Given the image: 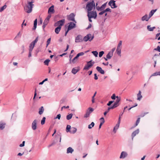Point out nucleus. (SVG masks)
Here are the masks:
<instances>
[{
	"mask_svg": "<svg viewBox=\"0 0 160 160\" xmlns=\"http://www.w3.org/2000/svg\"><path fill=\"white\" fill-rule=\"evenodd\" d=\"M104 52L103 51H102L100 52H99V57L100 58L104 54Z\"/></svg>",
	"mask_w": 160,
	"mask_h": 160,
	"instance_id": "de8ad7c7",
	"label": "nucleus"
},
{
	"mask_svg": "<svg viewBox=\"0 0 160 160\" xmlns=\"http://www.w3.org/2000/svg\"><path fill=\"white\" fill-rule=\"evenodd\" d=\"M73 151V149L71 147H69L67 149V153H72Z\"/></svg>",
	"mask_w": 160,
	"mask_h": 160,
	"instance_id": "b1692460",
	"label": "nucleus"
},
{
	"mask_svg": "<svg viewBox=\"0 0 160 160\" xmlns=\"http://www.w3.org/2000/svg\"><path fill=\"white\" fill-rule=\"evenodd\" d=\"M69 108V106H67V107H66L65 106H63L61 108V110H62L63 108Z\"/></svg>",
	"mask_w": 160,
	"mask_h": 160,
	"instance_id": "0e129e2a",
	"label": "nucleus"
},
{
	"mask_svg": "<svg viewBox=\"0 0 160 160\" xmlns=\"http://www.w3.org/2000/svg\"><path fill=\"white\" fill-rule=\"evenodd\" d=\"M94 79L96 80H97L98 79V76H97V75L96 73H95L94 74Z\"/></svg>",
	"mask_w": 160,
	"mask_h": 160,
	"instance_id": "e2e57ef3",
	"label": "nucleus"
},
{
	"mask_svg": "<svg viewBox=\"0 0 160 160\" xmlns=\"http://www.w3.org/2000/svg\"><path fill=\"white\" fill-rule=\"evenodd\" d=\"M116 51L117 52V54L119 56H121V49H117L116 50Z\"/></svg>",
	"mask_w": 160,
	"mask_h": 160,
	"instance_id": "37998d69",
	"label": "nucleus"
},
{
	"mask_svg": "<svg viewBox=\"0 0 160 160\" xmlns=\"http://www.w3.org/2000/svg\"><path fill=\"white\" fill-rule=\"evenodd\" d=\"M61 115L60 114H58L57 115V117L54 118V119H58L59 120H60L61 118Z\"/></svg>",
	"mask_w": 160,
	"mask_h": 160,
	"instance_id": "3c124183",
	"label": "nucleus"
},
{
	"mask_svg": "<svg viewBox=\"0 0 160 160\" xmlns=\"http://www.w3.org/2000/svg\"><path fill=\"white\" fill-rule=\"evenodd\" d=\"M5 125L6 124L4 123L0 122V130L3 129L5 127Z\"/></svg>",
	"mask_w": 160,
	"mask_h": 160,
	"instance_id": "bb28decb",
	"label": "nucleus"
},
{
	"mask_svg": "<svg viewBox=\"0 0 160 160\" xmlns=\"http://www.w3.org/2000/svg\"><path fill=\"white\" fill-rule=\"evenodd\" d=\"M82 36L81 35H78L75 38V42L76 43L82 41Z\"/></svg>",
	"mask_w": 160,
	"mask_h": 160,
	"instance_id": "2eb2a0df",
	"label": "nucleus"
},
{
	"mask_svg": "<svg viewBox=\"0 0 160 160\" xmlns=\"http://www.w3.org/2000/svg\"><path fill=\"white\" fill-rule=\"evenodd\" d=\"M87 16L96 19L97 16V14L96 12L94 10L87 11Z\"/></svg>",
	"mask_w": 160,
	"mask_h": 160,
	"instance_id": "7ed1b4c3",
	"label": "nucleus"
},
{
	"mask_svg": "<svg viewBox=\"0 0 160 160\" xmlns=\"http://www.w3.org/2000/svg\"><path fill=\"white\" fill-rule=\"evenodd\" d=\"M51 14H49L48 16L45 19H47L48 20H49V19L50 18H51Z\"/></svg>",
	"mask_w": 160,
	"mask_h": 160,
	"instance_id": "4d7b16f0",
	"label": "nucleus"
},
{
	"mask_svg": "<svg viewBox=\"0 0 160 160\" xmlns=\"http://www.w3.org/2000/svg\"><path fill=\"white\" fill-rule=\"evenodd\" d=\"M115 108L113 105L111 107H109L108 108L107 111L109 112V111L110 109H112Z\"/></svg>",
	"mask_w": 160,
	"mask_h": 160,
	"instance_id": "6e6d98bb",
	"label": "nucleus"
},
{
	"mask_svg": "<svg viewBox=\"0 0 160 160\" xmlns=\"http://www.w3.org/2000/svg\"><path fill=\"white\" fill-rule=\"evenodd\" d=\"M113 55V52H109L107 54L106 57L108 59H110Z\"/></svg>",
	"mask_w": 160,
	"mask_h": 160,
	"instance_id": "5701e85b",
	"label": "nucleus"
},
{
	"mask_svg": "<svg viewBox=\"0 0 160 160\" xmlns=\"http://www.w3.org/2000/svg\"><path fill=\"white\" fill-rule=\"evenodd\" d=\"M7 7V6L6 5H5L2 7H1L0 8V12H2Z\"/></svg>",
	"mask_w": 160,
	"mask_h": 160,
	"instance_id": "e433bc0d",
	"label": "nucleus"
},
{
	"mask_svg": "<svg viewBox=\"0 0 160 160\" xmlns=\"http://www.w3.org/2000/svg\"><path fill=\"white\" fill-rule=\"evenodd\" d=\"M95 5L93 0L91 2H88L86 6V9L87 11H92L93 8L95 9Z\"/></svg>",
	"mask_w": 160,
	"mask_h": 160,
	"instance_id": "f03ea898",
	"label": "nucleus"
},
{
	"mask_svg": "<svg viewBox=\"0 0 160 160\" xmlns=\"http://www.w3.org/2000/svg\"><path fill=\"white\" fill-rule=\"evenodd\" d=\"M72 114L70 113L69 115H68L66 116V118L68 120H69L72 118Z\"/></svg>",
	"mask_w": 160,
	"mask_h": 160,
	"instance_id": "473e14b6",
	"label": "nucleus"
},
{
	"mask_svg": "<svg viewBox=\"0 0 160 160\" xmlns=\"http://www.w3.org/2000/svg\"><path fill=\"white\" fill-rule=\"evenodd\" d=\"M140 121V118H138L136 121L135 125L134 127H136L138 125L139 123V122Z\"/></svg>",
	"mask_w": 160,
	"mask_h": 160,
	"instance_id": "49530a36",
	"label": "nucleus"
},
{
	"mask_svg": "<svg viewBox=\"0 0 160 160\" xmlns=\"http://www.w3.org/2000/svg\"><path fill=\"white\" fill-rule=\"evenodd\" d=\"M37 19H36L34 21V26L33 28V30H35L37 28Z\"/></svg>",
	"mask_w": 160,
	"mask_h": 160,
	"instance_id": "c756f323",
	"label": "nucleus"
},
{
	"mask_svg": "<svg viewBox=\"0 0 160 160\" xmlns=\"http://www.w3.org/2000/svg\"><path fill=\"white\" fill-rule=\"evenodd\" d=\"M158 72H156L154 73H153L151 76H158Z\"/></svg>",
	"mask_w": 160,
	"mask_h": 160,
	"instance_id": "052dcab7",
	"label": "nucleus"
},
{
	"mask_svg": "<svg viewBox=\"0 0 160 160\" xmlns=\"http://www.w3.org/2000/svg\"><path fill=\"white\" fill-rule=\"evenodd\" d=\"M38 37H37L34 41H33V42H31V43L35 45V44L37 42L38 40Z\"/></svg>",
	"mask_w": 160,
	"mask_h": 160,
	"instance_id": "58836bf2",
	"label": "nucleus"
},
{
	"mask_svg": "<svg viewBox=\"0 0 160 160\" xmlns=\"http://www.w3.org/2000/svg\"><path fill=\"white\" fill-rule=\"evenodd\" d=\"M54 6L53 5H52L50 7L48 10V13H49L50 12L53 13L54 12Z\"/></svg>",
	"mask_w": 160,
	"mask_h": 160,
	"instance_id": "4be33fe9",
	"label": "nucleus"
},
{
	"mask_svg": "<svg viewBox=\"0 0 160 160\" xmlns=\"http://www.w3.org/2000/svg\"><path fill=\"white\" fill-rule=\"evenodd\" d=\"M38 122V121L37 120L35 119L32 122L31 127L32 128L33 130H35L37 129L38 127L37 124Z\"/></svg>",
	"mask_w": 160,
	"mask_h": 160,
	"instance_id": "6e6552de",
	"label": "nucleus"
},
{
	"mask_svg": "<svg viewBox=\"0 0 160 160\" xmlns=\"http://www.w3.org/2000/svg\"><path fill=\"white\" fill-rule=\"evenodd\" d=\"M96 69L99 72L102 74H103L105 73L104 71L102 70L101 68L99 66L97 67Z\"/></svg>",
	"mask_w": 160,
	"mask_h": 160,
	"instance_id": "a211bd4d",
	"label": "nucleus"
},
{
	"mask_svg": "<svg viewBox=\"0 0 160 160\" xmlns=\"http://www.w3.org/2000/svg\"><path fill=\"white\" fill-rule=\"evenodd\" d=\"M34 1L32 0L31 2H28V4L24 7V9L25 11L28 13H31L34 4L33 3Z\"/></svg>",
	"mask_w": 160,
	"mask_h": 160,
	"instance_id": "f257e3e1",
	"label": "nucleus"
},
{
	"mask_svg": "<svg viewBox=\"0 0 160 160\" xmlns=\"http://www.w3.org/2000/svg\"><path fill=\"white\" fill-rule=\"evenodd\" d=\"M71 128V126L69 125H68L67 126L66 131L67 132H70V129Z\"/></svg>",
	"mask_w": 160,
	"mask_h": 160,
	"instance_id": "2f4dec72",
	"label": "nucleus"
},
{
	"mask_svg": "<svg viewBox=\"0 0 160 160\" xmlns=\"http://www.w3.org/2000/svg\"><path fill=\"white\" fill-rule=\"evenodd\" d=\"M79 69H76L75 68H73L72 71V72L74 74H76L78 71Z\"/></svg>",
	"mask_w": 160,
	"mask_h": 160,
	"instance_id": "7c9ffc66",
	"label": "nucleus"
},
{
	"mask_svg": "<svg viewBox=\"0 0 160 160\" xmlns=\"http://www.w3.org/2000/svg\"><path fill=\"white\" fill-rule=\"evenodd\" d=\"M74 17V14L73 13H71L68 16V20L73 21L76 23V22L75 20Z\"/></svg>",
	"mask_w": 160,
	"mask_h": 160,
	"instance_id": "9b49d317",
	"label": "nucleus"
},
{
	"mask_svg": "<svg viewBox=\"0 0 160 160\" xmlns=\"http://www.w3.org/2000/svg\"><path fill=\"white\" fill-rule=\"evenodd\" d=\"M34 45L31 43L30 44L29 48V51L32 52L33 48L34 47Z\"/></svg>",
	"mask_w": 160,
	"mask_h": 160,
	"instance_id": "c85d7f7f",
	"label": "nucleus"
},
{
	"mask_svg": "<svg viewBox=\"0 0 160 160\" xmlns=\"http://www.w3.org/2000/svg\"><path fill=\"white\" fill-rule=\"evenodd\" d=\"M25 143V141H23L22 142V144H20L19 146L20 147H23L24 146Z\"/></svg>",
	"mask_w": 160,
	"mask_h": 160,
	"instance_id": "13d9d810",
	"label": "nucleus"
},
{
	"mask_svg": "<svg viewBox=\"0 0 160 160\" xmlns=\"http://www.w3.org/2000/svg\"><path fill=\"white\" fill-rule=\"evenodd\" d=\"M157 9L152 10L149 13L148 17L150 18L153 15L154 13L157 11Z\"/></svg>",
	"mask_w": 160,
	"mask_h": 160,
	"instance_id": "412c9836",
	"label": "nucleus"
},
{
	"mask_svg": "<svg viewBox=\"0 0 160 160\" xmlns=\"http://www.w3.org/2000/svg\"><path fill=\"white\" fill-rule=\"evenodd\" d=\"M116 95L114 93L113 94L112 96L111 97V98L113 100H115L116 99Z\"/></svg>",
	"mask_w": 160,
	"mask_h": 160,
	"instance_id": "09e8293b",
	"label": "nucleus"
},
{
	"mask_svg": "<svg viewBox=\"0 0 160 160\" xmlns=\"http://www.w3.org/2000/svg\"><path fill=\"white\" fill-rule=\"evenodd\" d=\"M49 20L45 19L43 22V23L47 25L49 22Z\"/></svg>",
	"mask_w": 160,
	"mask_h": 160,
	"instance_id": "bf43d9fd",
	"label": "nucleus"
},
{
	"mask_svg": "<svg viewBox=\"0 0 160 160\" xmlns=\"http://www.w3.org/2000/svg\"><path fill=\"white\" fill-rule=\"evenodd\" d=\"M104 12H103V10L101 12H100L99 13V15H102L103 14H104Z\"/></svg>",
	"mask_w": 160,
	"mask_h": 160,
	"instance_id": "774afa93",
	"label": "nucleus"
},
{
	"mask_svg": "<svg viewBox=\"0 0 160 160\" xmlns=\"http://www.w3.org/2000/svg\"><path fill=\"white\" fill-rule=\"evenodd\" d=\"M103 123H104L103 122H100V124L99 126V129H100L101 128V127L102 126V125Z\"/></svg>",
	"mask_w": 160,
	"mask_h": 160,
	"instance_id": "69168bd1",
	"label": "nucleus"
},
{
	"mask_svg": "<svg viewBox=\"0 0 160 160\" xmlns=\"http://www.w3.org/2000/svg\"><path fill=\"white\" fill-rule=\"evenodd\" d=\"M78 56H77V55L75 57H74V58H73L72 60V63H73V64H74V63H75L76 62V61H77V59L78 58Z\"/></svg>",
	"mask_w": 160,
	"mask_h": 160,
	"instance_id": "72a5a7b5",
	"label": "nucleus"
},
{
	"mask_svg": "<svg viewBox=\"0 0 160 160\" xmlns=\"http://www.w3.org/2000/svg\"><path fill=\"white\" fill-rule=\"evenodd\" d=\"M92 27V25L91 23H90L88 25V27L87 28V29H88Z\"/></svg>",
	"mask_w": 160,
	"mask_h": 160,
	"instance_id": "338daca9",
	"label": "nucleus"
},
{
	"mask_svg": "<svg viewBox=\"0 0 160 160\" xmlns=\"http://www.w3.org/2000/svg\"><path fill=\"white\" fill-rule=\"evenodd\" d=\"M46 118L45 117H44L42 118L41 121V124L42 125H43L45 122Z\"/></svg>",
	"mask_w": 160,
	"mask_h": 160,
	"instance_id": "79ce46f5",
	"label": "nucleus"
},
{
	"mask_svg": "<svg viewBox=\"0 0 160 160\" xmlns=\"http://www.w3.org/2000/svg\"><path fill=\"white\" fill-rule=\"evenodd\" d=\"M120 123V116L119 117V118L118 119V121L117 124H116V126L114 127L113 129V132L114 133H115L116 132V130L118 128Z\"/></svg>",
	"mask_w": 160,
	"mask_h": 160,
	"instance_id": "9d476101",
	"label": "nucleus"
},
{
	"mask_svg": "<svg viewBox=\"0 0 160 160\" xmlns=\"http://www.w3.org/2000/svg\"><path fill=\"white\" fill-rule=\"evenodd\" d=\"M93 38L94 36H92L91 34H89L84 37L83 40L85 42H87L88 40L91 41L93 39Z\"/></svg>",
	"mask_w": 160,
	"mask_h": 160,
	"instance_id": "423d86ee",
	"label": "nucleus"
},
{
	"mask_svg": "<svg viewBox=\"0 0 160 160\" xmlns=\"http://www.w3.org/2000/svg\"><path fill=\"white\" fill-rule=\"evenodd\" d=\"M51 40V38H50L48 39V40L47 41L46 47H48V46L49 45V44H50V42Z\"/></svg>",
	"mask_w": 160,
	"mask_h": 160,
	"instance_id": "a18cd8bd",
	"label": "nucleus"
},
{
	"mask_svg": "<svg viewBox=\"0 0 160 160\" xmlns=\"http://www.w3.org/2000/svg\"><path fill=\"white\" fill-rule=\"evenodd\" d=\"M139 132V129H138L134 131L132 134V139H133L134 137L137 134H138Z\"/></svg>",
	"mask_w": 160,
	"mask_h": 160,
	"instance_id": "f3484780",
	"label": "nucleus"
},
{
	"mask_svg": "<svg viewBox=\"0 0 160 160\" xmlns=\"http://www.w3.org/2000/svg\"><path fill=\"white\" fill-rule=\"evenodd\" d=\"M154 50L160 52V47L159 46H158L156 48L154 49Z\"/></svg>",
	"mask_w": 160,
	"mask_h": 160,
	"instance_id": "5fc2aeb1",
	"label": "nucleus"
},
{
	"mask_svg": "<svg viewBox=\"0 0 160 160\" xmlns=\"http://www.w3.org/2000/svg\"><path fill=\"white\" fill-rule=\"evenodd\" d=\"M68 30H70L76 27V24L73 22H70L68 23Z\"/></svg>",
	"mask_w": 160,
	"mask_h": 160,
	"instance_id": "f8f14e48",
	"label": "nucleus"
},
{
	"mask_svg": "<svg viewBox=\"0 0 160 160\" xmlns=\"http://www.w3.org/2000/svg\"><path fill=\"white\" fill-rule=\"evenodd\" d=\"M122 44V41H119V42L118 44V47L117 48V49H121Z\"/></svg>",
	"mask_w": 160,
	"mask_h": 160,
	"instance_id": "c9c22d12",
	"label": "nucleus"
},
{
	"mask_svg": "<svg viewBox=\"0 0 160 160\" xmlns=\"http://www.w3.org/2000/svg\"><path fill=\"white\" fill-rule=\"evenodd\" d=\"M44 109L43 107L42 106L39 109V113L40 115L42 114L44 112Z\"/></svg>",
	"mask_w": 160,
	"mask_h": 160,
	"instance_id": "a878e982",
	"label": "nucleus"
},
{
	"mask_svg": "<svg viewBox=\"0 0 160 160\" xmlns=\"http://www.w3.org/2000/svg\"><path fill=\"white\" fill-rule=\"evenodd\" d=\"M65 20L64 19H62L61 20L58 21L57 22L55 23L54 26L55 27H57L58 26V27H61L63 26L65 22Z\"/></svg>",
	"mask_w": 160,
	"mask_h": 160,
	"instance_id": "0eeeda50",
	"label": "nucleus"
},
{
	"mask_svg": "<svg viewBox=\"0 0 160 160\" xmlns=\"http://www.w3.org/2000/svg\"><path fill=\"white\" fill-rule=\"evenodd\" d=\"M50 61V60L47 59L44 61V63L45 65L48 66V63Z\"/></svg>",
	"mask_w": 160,
	"mask_h": 160,
	"instance_id": "a19ab883",
	"label": "nucleus"
},
{
	"mask_svg": "<svg viewBox=\"0 0 160 160\" xmlns=\"http://www.w3.org/2000/svg\"><path fill=\"white\" fill-rule=\"evenodd\" d=\"M117 99L114 102L113 106L116 108L119 105V102L121 100V98L118 96L116 97Z\"/></svg>",
	"mask_w": 160,
	"mask_h": 160,
	"instance_id": "ddd939ff",
	"label": "nucleus"
},
{
	"mask_svg": "<svg viewBox=\"0 0 160 160\" xmlns=\"http://www.w3.org/2000/svg\"><path fill=\"white\" fill-rule=\"evenodd\" d=\"M107 2L103 4L100 7L97 6V10L98 11H102L103 10L106 6Z\"/></svg>",
	"mask_w": 160,
	"mask_h": 160,
	"instance_id": "4468645a",
	"label": "nucleus"
},
{
	"mask_svg": "<svg viewBox=\"0 0 160 160\" xmlns=\"http://www.w3.org/2000/svg\"><path fill=\"white\" fill-rule=\"evenodd\" d=\"M56 142H55V141H53L52 144H50L49 146H48V147H50L51 146H52L53 145L55 144H56Z\"/></svg>",
	"mask_w": 160,
	"mask_h": 160,
	"instance_id": "680f3d73",
	"label": "nucleus"
},
{
	"mask_svg": "<svg viewBox=\"0 0 160 160\" xmlns=\"http://www.w3.org/2000/svg\"><path fill=\"white\" fill-rule=\"evenodd\" d=\"M94 125L95 124L93 122H92L91 124L88 125V128L89 129L92 128L94 126Z\"/></svg>",
	"mask_w": 160,
	"mask_h": 160,
	"instance_id": "f704fd0d",
	"label": "nucleus"
},
{
	"mask_svg": "<svg viewBox=\"0 0 160 160\" xmlns=\"http://www.w3.org/2000/svg\"><path fill=\"white\" fill-rule=\"evenodd\" d=\"M96 93H97V92H95V93H94L93 96L92 97V103H94L95 102V98H95V96L96 95Z\"/></svg>",
	"mask_w": 160,
	"mask_h": 160,
	"instance_id": "4c0bfd02",
	"label": "nucleus"
},
{
	"mask_svg": "<svg viewBox=\"0 0 160 160\" xmlns=\"http://www.w3.org/2000/svg\"><path fill=\"white\" fill-rule=\"evenodd\" d=\"M92 60L87 62V64L83 68V70H88L89 68L92 67L94 64V62H92Z\"/></svg>",
	"mask_w": 160,
	"mask_h": 160,
	"instance_id": "20e7f679",
	"label": "nucleus"
},
{
	"mask_svg": "<svg viewBox=\"0 0 160 160\" xmlns=\"http://www.w3.org/2000/svg\"><path fill=\"white\" fill-rule=\"evenodd\" d=\"M72 56H73L72 55H70L69 56V63L70 64H71L72 63Z\"/></svg>",
	"mask_w": 160,
	"mask_h": 160,
	"instance_id": "864d4df0",
	"label": "nucleus"
},
{
	"mask_svg": "<svg viewBox=\"0 0 160 160\" xmlns=\"http://www.w3.org/2000/svg\"><path fill=\"white\" fill-rule=\"evenodd\" d=\"M114 101H109L108 103L107 104V105L108 106H110V105L113 103V102H114Z\"/></svg>",
	"mask_w": 160,
	"mask_h": 160,
	"instance_id": "603ef678",
	"label": "nucleus"
},
{
	"mask_svg": "<svg viewBox=\"0 0 160 160\" xmlns=\"http://www.w3.org/2000/svg\"><path fill=\"white\" fill-rule=\"evenodd\" d=\"M108 4L111 6L112 8H114L117 7L115 3V1L114 0H111L108 3Z\"/></svg>",
	"mask_w": 160,
	"mask_h": 160,
	"instance_id": "1a4fd4ad",
	"label": "nucleus"
},
{
	"mask_svg": "<svg viewBox=\"0 0 160 160\" xmlns=\"http://www.w3.org/2000/svg\"><path fill=\"white\" fill-rule=\"evenodd\" d=\"M150 18L148 16L147 14H145L144 16H143L141 18V20L142 21H148Z\"/></svg>",
	"mask_w": 160,
	"mask_h": 160,
	"instance_id": "6ab92c4d",
	"label": "nucleus"
},
{
	"mask_svg": "<svg viewBox=\"0 0 160 160\" xmlns=\"http://www.w3.org/2000/svg\"><path fill=\"white\" fill-rule=\"evenodd\" d=\"M77 129L76 128L72 127L71 128V129L70 132L71 133L74 134L77 132Z\"/></svg>",
	"mask_w": 160,
	"mask_h": 160,
	"instance_id": "393cba45",
	"label": "nucleus"
},
{
	"mask_svg": "<svg viewBox=\"0 0 160 160\" xmlns=\"http://www.w3.org/2000/svg\"><path fill=\"white\" fill-rule=\"evenodd\" d=\"M141 91L139 90L138 92V93L137 95V99L138 100L140 101L142 98V96L141 95Z\"/></svg>",
	"mask_w": 160,
	"mask_h": 160,
	"instance_id": "aec40b11",
	"label": "nucleus"
},
{
	"mask_svg": "<svg viewBox=\"0 0 160 160\" xmlns=\"http://www.w3.org/2000/svg\"><path fill=\"white\" fill-rule=\"evenodd\" d=\"M94 109L92 108H89L86 111V113L84 115V117L87 118L90 116V114L94 111Z\"/></svg>",
	"mask_w": 160,
	"mask_h": 160,
	"instance_id": "39448f33",
	"label": "nucleus"
},
{
	"mask_svg": "<svg viewBox=\"0 0 160 160\" xmlns=\"http://www.w3.org/2000/svg\"><path fill=\"white\" fill-rule=\"evenodd\" d=\"M61 28L60 27H57L55 29V33L57 34H58L61 29Z\"/></svg>",
	"mask_w": 160,
	"mask_h": 160,
	"instance_id": "cd10ccee",
	"label": "nucleus"
},
{
	"mask_svg": "<svg viewBox=\"0 0 160 160\" xmlns=\"http://www.w3.org/2000/svg\"><path fill=\"white\" fill-rule=\"evenodd\" d=\"M84 54V52H80V53H78L77 54V56H78V57H79L80 56H83Z\"/></svg>",
	"mask_w": 160,
	"mask_h": 160,
	"instance_id": "8fccbe9b",
	"label": "nucleus"
},
{
	"mask_svg": "<svg viewBox=\"0 0 160 160\" xmlns=\"http://www.w3.org/2000/svg\"><path fill=\"white\" fill-rule=\"evenodd\" d=\"M92 53L95 57H97L98 54V52L96 51H93L92 52Z\"/></svg>",
	"mask_w": 160,
	"mask_h": 160,
	"instance_id": "ea45409f",
	"label": "nucleus"
},
{
	"mask_svg": "<svg viewBox=\"0 0 160 160\" xmlns=\"http://www.w3.org/2000/svg\"><path fill=\"white\" fill-rule=\"evenodd\" d=\"M147 28L149 31H153L152 27H150V25H148Z\"/></svg>",
	"mask_w": 160,
	"mask_h": 160,
	"instance_id": "c03bdc74",
	"label": "nucleus"
},
{
	"mask_svg": "<svg viewBox=\"0 0 160 160\" xmlns=\"http://www.w3.org/2000/svg\"><path fill=\"white\" fill-rule=\"evenodd\" d=\"M127 156L128 153L127 152L125 151H122L121 153L119 158L120 159H124L127 157Z\"/></svg>",
	"mask_w": 160,
	"mask_h": 160,
	"instance_id": "dca6fc26",
	"label": "nucleus"
}]
</instances>
